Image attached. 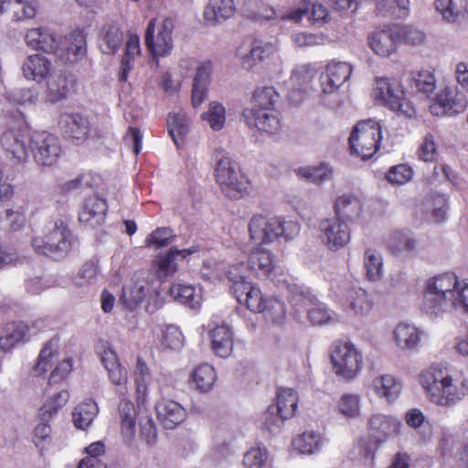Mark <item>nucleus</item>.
I'll use <instances>...</instances> for the list:
<instances>
[{
  "mask_svg": "<svg viewBox=\"0 0 468 468\" xmlns=\"http://www.w3.org/2000/svg\"><path fill=\"white\" fill-rule=\"evenodd\" d=\"M101 360L108 373L109 380L114 386L121 388L119 394L124 397L127 391L128 374L126 368L120 364L116 353L112 349H105Z\"/></svg>",
  "mask_w": 468,
  "mask_h": 468,
  "instance_id": "393cba45",
  "label": "nucleus"
},
{
  "mask_svg": "<svg viewBox=\"0 0 468 468\" xmlns=\"http://www.w3.org/2000/svg\"><path fill=\"white\" fill-rule=\"evenodd\" d=\"M107 203L97 196L86 198L83 207L79 214V220L87 227L101 226L106 217Z\"/></svg>",
  "mask_w": 468,
  "mask_h": 468,
  "instance_id": "cd10ccee",
  "label": "nucleus"
},
{
  "mask_svg": "<svg viewBox=\"0 0 468 468\" xmlns=\"http://www.w3.org/2000/svg\"><path fill=\"white\" fill-rule=\"evenodd\" d=\"M246 271L242 263L229 267L227 277L230 282L231 293L240 304H245L251 312L262 313L266 309L268 300L263 298L260 288L249 281Z\"/></svg>",
  "mask_w": 468,
  "mask_h": 468,
  "instance_id": "39448f33",
  "label": "nucleus"
},
{
  "mask_svg": "<svg viewBox=\"0 0 468 468\" xmlns=\"http://www.w3.org/2000/svg\"><path fill=\"white\" fill-rule=\"evenodd\" d=\"M344 306L356 316H366L373 308V301L364 289L352 287L346 292Z\"/></svg>",
  "mask_w": 468,
  "mask_h": 468,
  "instance_id": "72a5a7b5",
  "label": "nucleus"
},
{
  "mask_svg": "<svg viewBox=\"0 0 468 468\" xmlns=\"http://www.w3.org/2000/svg\"><path fill=\"white\" fill-rule=\"evenodd\" d=\"M0 144L9 158L18 163L26 162L30 149V135L27 129L8 127L0 135Z\"/></svg>",
  "mask_w": 468,
  "mask_h": 468,
  "instance_id": "f3484780",
  "label": "nucleus"
},
{
  "mask_svg": "<svg viewBox=\"0 0 468 468\" xmlns=\"http://www.w3.org/2000/svg\"><path fill=\"white\" fill-rule=\"evenodd\" d=\"M98 412L97 403L91 399H87L74 408L72 421L76 428L84 431L90 426Z\"/></svg>",
  "mask_w": 468,
  "mask_h": 468,
  "instance_id": "79ce46f5",
  "label": "nucleus"
},
{
  "mask_svg": "<svg viewBox=\"0 0 468 468\" xmlns=\"http://www.w3.org/2000/svg\"><path fill=\"white\" fill-rule=\"evenodd\" d=\"M468 106V98L457 86H446L431 105L433 115H456L463 112Z\"/></svg>",
  "mask_w": 468,
  "mask_h": 468,
  "instance_id": "a211bd4d",
  "label": "nucleus"
},
{
  "mask_svg": "<svg viewBox=\"0 0 468 468\" xmlns=\"http://www.w3.org/2000/svg\"><path fill=\"white\" fill-rule=\"evenodd\" d=\"M335 409L345 419L357 420L362 415V398L355 392L344 393L337 400Z\"/></svg>",
  "mask_w": 468,
  "mask_h": 468,
  "instance_id": "ea45409f",
  "label": "nucleus"
},
{
  "mask_svg": "<svg viewBox=\"0 0 468 468\" xmlns=\"http://www.w3.org/2000/svg\"><path fill=\"white\" fill-rule=\"evenodd\" d=\"M235 13L233 0H209L204 10L207 23L215 25L231 17Z\"/></svg>",
  "mask_w": 468,
  "mask_h": 468,
  "instance_id": "e433bc0d",
  "label": "nucleus"
},
{
  "mask_svg": "<svg viewBox=\"0 0 468 468\" xmlns=\"http://www.w3.org/2000/svg\"><path fill=\"white\" fill-rule=\"evenodd\" d=\"M52 62L44 55L32 54L27 56L22 63L23 76L36 82H42L50 76Z\"/></svg>",
  "mask_w": 468,
  "mask_h": 468,
  "instance_id": "bb28decb",
  "label": "nucleus"
},
{
  "mask_svg": "<svg viewBox=\"0 0 468 468\" xmlns=\"http://www.w3.org/2000/svg\"><path fill=\"white\" fill-rule=\"evenodd\" d=\"M314 74V69L310 64L300 65L292 70L289 80L288 98L293 104H299L304 100L307 86Z\"/></svg>",
  "mask_w": 468,
  "mask_h": 468,
  "instance_id": "5701e85b",
  "label": "nucleus"
},
{
  "mask_svg": "<svg viewBox=\"0 0 468 468\" xmlns=\"http://www.w3.org/2000/svg\"><path fill=\"white\" fill-rule=\"evenodd\" d=\"M364 268L368 281H379L384 274L382 254L375 249H367L364 252Z\"/></svg>",
  "mask_w": 468,
  "mask_h": 468,
  "instance_id": "603ef678",
  "label": "nucleus"
},
{
  "mask_svg": "<svg viewBox=\"0 0 468 468\" xmlns=\"http://www.w3.org/2000/svg\"><path fill=\"white\" fill-rule=\"evenodd\" d=\"M370 388L378 399L393 402L399 397L402 384L393 375L383 374L372 380Z\"/></svg>",
  "mask_w": 468,
  "mask_h": 468,
  "instance_id": "2f4dec72",
  "label": "nucleus"
},
{
  "mask_svg": "<svg viewBox=\"0 0 468 468\" xmlns=\"http://www.w3.org/2000/svg\"><path fill=\"white\" fill-rule=\"evenodd\" d=\"M25 41L32 48L55 54L58 48L59 38L50 28L40 27L29 29L26 34Z\"/></svg>",
  "mask_w": 468,
  "mask_h": 468,
  "instance_id": "c85d7f7f",
  "label": "nucleus"
},
{
  "mask_svg": "<svg viewBox=\"0 0 468 468\" xmlns=\"http://www.w3.org/2000/svg\"><path fill=\"white\" fill-rule=\"evenodd\" d=\"M241 263L246 268V276H249L250 272H253L259 277H267L275 268L271 252L261 247L250 252L248 266L244 262Z\"/></svg>",
  "mask_w": 468,
  "mask_h": 468,
  "instance_id": "7c9ffc66",
  "label": "nucleus"
},
{
  "mask_svg": "<svg viewBox=\"0 0 468 468\" xmlns=\"http://www.w3.org/2000/svg\"><path fill=\"white\" fill-rule=\"evenodd\" d=\"M27 332V326L24 323L6 324L0 335V349L4 352L12 350L23 340Z\"/></svg>",
  "mask_w": 468,
  "mask_h": 468,
  "instance_id": "49530a36",
  "label": "nucleus"
},
{
  "mask_svg": "<svg viewBox=\"0 0 468 468\" xmlns=\"http://www.w3.org/2000/svg\"><path fill=\"white\" fill-rule=\"evenodd\" d=\"M301 231L298 221L282 217L256 214L249 222L250 239L260 244H270L282 238L284 240L295 239Z\"/></svg>",
  "mask_w": 468,
  "mask_h": 468,
  "instance_id": "7ed1b4c3",
  "label": "nucleus"
},
{
  "mask_svg": "<svg viewBox=\"0 0 468 468\" xmlns=\"http://www.w3.org/2000/svg\"><path fill=\"white\" fill-rule=\"evenodd\" d=\"M243 14L254 21H270L278 16L276 11L263 3L248 2L243 6Z\"/></svg>",
  "mask_w": 468,
  "mask_h": 468,
  "instance_id": "4d7b16f0",
  "label": "nucleus"
},
{
  "mask_svg": "<svg viewBox=\"0 0 468 468\" xmlns=\"http://www.w3.org/2000/svg\"><path fill=\"white\" fill-rule=\"evenodd\" d=\"M124 40L123 32L115 22L106 23L101 28L98 45L101 51L106 55L115 54Z\"/></svg>",
  "mask_w": 468,
  "mask_h": 468,
  "instance_id": "473e14b6",
  "label": "nucleus"
},
{
  "mask_svg": "<svg viewBox=\"0 0 468 468\" xmlns=\"http://www.w3.org/2000/svg\"><path fill=\"white\" fill-rule=\"evenodd\" d=\"M298 394L292 388H280L277 393V403L273 405L282 417L292 418L297 409Z\"/></svg>",
  "mask_w": 468,
  "mask_h": 468,
  "instance_id": "6e6d98bb",
  "label": "nucleus"
},
{
  "mask_svg": "<svg viewBox=\"0 0 468 468\" xmlns=\"http://www.w3.org/2000/svg\"><path fill=\"white\" fill-rule=\"evenodd\" d=\"M422 306L427 314L440 315L452 310L468 313V279L452 271L429 278L423 285Z\"/></svg>",
  "mask_w": 468,
  "mask_h": 468,
  "instance_id": "f03ea898",
  "label": "nucleus"
},
{
  "mask_svg": "<svg viewBox=\"0 0 468 468\" xmlns=\"http://www.w3.org/2000/svg\"><path fill=\"white\" fill-rule=\"evenodd\" d=\"M190 119L179 111L170 113L167 117V129L174 143L179 145L189 132Z\"/></svg>",
  "mask_w": 468,
  "mask_h": 468,
  "instance_id": "09e8293b",
  "label": "nucleus"
},
{
  "mask_svg": "<svg viewBox=\"0 0 468 468\" xmlns=\"http://www.w3.org/2000/svg\"><path fill=\"white\" fill-rule=\"evenodd\" d=\"M169 295L175 301L192 309L199 308L202 302L200 290L192 285L173 283L169 289Z\"/></svg>",
  "mask_w": 468,
  "mask_h": 468,
  "instance_id": "58836bf2",
  "label": "nucleus"
},
{
  "mask_svg": "<svg viewBox=\"0 0 468 468\" xmlns=\"http://www.w3.org/2000/svg\"><path fill=\"white\" fill-rule=\"evenodd\" d=\"M202 116L212 130L220 131L226 122V109L223 104L212 101L209 103L207 111Z\"/></svg>",
  "mask_w": 468,
  "mask_h": 468,
  "instance_id": "e2e57ef3",
  "label": "nucleus"
},
{
  "mask_svg": "<svg viewBox=\"0 0 468 468\" xmlns=\"http://www.w3.org/2000/svg\"><path fill=\"white\" fill-rule=\"evenodd\" d=\"M353 67L346 61L331 60L320 75V101L335 109L341 105L342 95L339 88L349 80Z\"/></svg>",
  "mask_w": 468,
  "mask_h": 468,
  "instance_id": "423d86ee",
  "label": "nucleus"
},
{
  "mask_svg": "<svg viewBox=\"0 0 468 468\" xmlns=\"http://www.w3.org/2000/svg\"><path fill=\"white\" fill-rule=\"evenodd\" d=\"M423 207L426 216L431 214L432 219L437 222H442L446 218L448 203L447 197L444 195L431 194L426 197Z\"/></svg>",
  "mask_w": 468,
  "mask_h": 468,
  "instance_id": "5fc2aeb1",
  "label": "nucleus"
},
{
  "mask_svg": "<svg viewBox=\"0 0 468 468\" xmlns=\"http://www.w3.org/2000/svg\"><path fill=\"white\" fill-rule=\"evenodd\" d=\"M289 302L300 309L306 308L308 317L313 324H323L332 319V312L323 303H314V297L303 286L298 284H284Z\"/></svg>",
  "mask_w": 468,
  "mask_h": 468,
  "instance_id": "f8f14e48",
  "label": "nucleus"
},
{
  "mask_svg": "<svg viewBox=\"0 0 468 468\" xmlns=\"http://www.w3.org/2000/svg\"><path fill=\"white\" fill-rule=\"evenodd\" d=\"M269 459V452L265 446L257 445L249 449L243 457L246 468H263Z\"/></svg>",
  "mask_w": 468,
  "mask_h": 468,
  "instance_id": "338daca9",
  "label": "nucleus"
},
{
  "mask_svg": "<svg viewBox=\"0 0 468 468\" xmlns=\"http://www.w3.org/2000/svg\"><path fill=\"white\" fill-rule=\"evenodd\" d=\"M58 339L52 338L49 340L46 346L41 349L37 363L35 367L36 375H42L47 372L52 366V358L58 356Z\"/></svg>",
  "mask_w": 468,
  "mask_h": 468,
  "instance_id": "bf43d9fd",
  "label": "nucleus"
},
{
  "mask_svg": "<svg viewBox=\"0 0 468 468\" xmlns=\"http://www.w3.org/2000/svg\"><path fill=\"white\" fill-rule=\"evenodd\" d=\"M401 421L391 415L374 413L367 421V430L372 441L382 444L399 434Z\"/></svg>",
  "mask_w": 468,
  "mask_h": 468,
  "instance_id": "6ab92c4d",
  "label": "nucleus"
},
{
  "mask_svg": "<svg viewBox=\"0 0 468 468\" xmlns=\"http://www.w3.org/2000/svg\"><path fill=\"white\" fill-rule=\"evenodd\" d=\"M0 12H10L16 21L32 18L36 15V7L28 0H1Z\"/></svg>",
  "mask_w": 468,
  "mask_h": 468,
  "instance_id": "8fccbe9b",
  "label": "nucleus"
},
{
  "mask_svg": "<svg viewBox=\"0 0 468 468\" xmlns=\"http://www.w3.org/2000/svg\"><path fill=\"white\" fill-rule=\"evenodd\" d=\"M69 399V394L67 390H61L50 397L40 409L42 420H47L53 417L59 409L66 405Z\"/></svg>",
  "mask_w": 468,
  "mask_h": 468,
  "instance_id": "0e129e2a",
  "label": "nucleus"
},
{
  "mask_svg": "<svg viewBox=\"0 0 468 468\" xmlns=\"http://www.w3.org/2000/svg\"><path fill=\"white\" fill-rule=\"evenodd\" d=\"M243 117L247 125L268 134L277 133L282 127L280 114L276 109L261 112L244 111Z\"/></svg>",
  "mask_w": 468,
  "mask_h": 468,
  "instance_id": "b1692460",
  "label": "nucleus"
},
{
  "mask_svg": "<svg viewBox=\"0 0 468 468\" xmlns=\"http://www.w3.org/2000/svg\"><path fill=\"white\" fill-rule=\"evenodd\" d=\"M155 19H152L145 31V44L148 49L154 57H166L171 54L174 42L173 31L175 28V21L171 17H165L156 27Z\"/></svg>",
  "mask_w": 468,
  "mask_h": 468,
  "instance_id": "2eb2a0df",
  "label": "nucleus"
},
{
  "mask_svg": "<svg viewBox=\"0 0 468 468\" xmlns=\"http://www.w3.org/2000/svg\"><path fill=\"white\" fill-rule=\"evenodd\" d=\"M410 85L414 91L429 96L436 88L435 76L429 70L415 72L412 74Z\"/></svg>",
  "mask_w": 468,
  "mask_h": 468,
  "instance_id": "13d9d810",
  "label": "nucleus"
},
{
  "mask_svg": "<svg viewBox=\"0 0 468 468\" xmlns=\"http://www.w3.org/2000/svg\"><path fill=\"white\" fill-rule=\"evenodd\" d=\"M175 250H168L156 256L154 266L156 274L160 279L167 278L177 271L176 258L174 256Z\"/></svg>",
  "mask_w": 468,
  "mask_h": 468,
  "instance_id": "052dcab7",
  "label": "nucleus"
},
{
  "mask_svg": "<svg viewBox=\"0 0 468 468\" xmlns=\"http://www.w3.org/2000/svg\"><path fill=\"white\" fill-rule=\"evenodd\" d=\"M373 96L378 103L388 106L399 114L408 118L415 115V109L405 99L402 86L395 79L377 77L373 88Z\"/></svg>",
  "mask_w": 468,
  "mask_h": 468,
  "instance_id": "9d476101",
  "label": "nucleus"
},
{
  "mask_svg": "<svg viewBox=\"0 0 468 468\" xmlns=\"http://www.w3.org/2000/svg\"><path fill=\"white\" fill-rule=\"evenodd\" d=\"M59 127L64 136L76 144L83 142L90 133L88 120L77 113L62 114L59 120Z\"/></svg>",
  "mask_w": 468,
  "mask_h": 468,
  "instance_id": "a878e982",
  "label": "nucleus"
},
{
  "mask_svg": "<svg viewBox=\"0 0 468 468\" xmlns=\"http://www.w3.org/2000/svg\"><path fill=\"white\" fill-rule=\"evenodd\" d=\"M122 433L126 439H132L135 434V409L133 404L125 398L119 404Z\"/></svg>",
  "mask_w": 468,
  "mask_h": 468,
  "instance_id": "864d4df0",
  "label": "nucleus"
},
{
  "mask_svg": "<svg viewBox=\"0 0 468 468\" xmlns=\"http://www.w3.org/2000/svg\"><path fill=\"white\" fill-rule=\"evenodd\" d=\"M213 353L222 358L230 356L233 350V333L230 326L219 316L212 315L207 324Z\"/></svg>",
  "mask_w": 468,
  "mask_h": 468,
  "instance_id": "aec40b11",
  "label": "nucleus"
},
{
  "mask_svg": "<svg viewBox=\"0 0 468 468\" xmlns=\"http://www.w3.org/2000/svg\"><path fill=\"white\" fill-rule=\"evenodd\" d=\"M422 331L412 324L399 323L393 331L397 346L401 350H413L420 345Z\"/></svg>",
  "mask_w": 468,
  "mask_h": 468,
  "instance_id": "f704fd0d",
  "label": "nucleus"
},
{
  "mask_svg": "<svg viewBox=\"0 0 468 468\" xmlns=\"http://www.w3.org/2000/svg\"><path fill=\"white\" fill-rule=\"evenodd\" d=\"M280 101V95L271 86H263L257 88L252 96V108L245 111H267L275 109V105Z\"/></svg>",
  "mask_w": 468,
  "mask_h": 468,
  "instance_id": "37998d69",
  "label": "nucleus"
},
{
  "mask_svg": "<svg viewBox=\"0 0 468 468\" xmlns=\"http://www.w3.org/2000/svg\"><path fill=\"white\" fill-rule=\"evenodd\" d=\"M30 151L35 162L43 166L54 165L62 154L58 137L46 131L30 134Z\"/></svg>",
  "mask_w": 468,
  "mask_h": 468,
  "instance_id": "4468645a",
  "label": "nucleus"
},
{
  "mask_svg": "<svg viewBox=\"0 0 468 468\" xmlns=\"http://www.w3.org/2000/svg\"><path fill=\"white\" fill-rule=\"evenodd\" d=\"M319 239L330 251L336 252L346 248L351 241V229L346 220L330 217L318 223Z\"/></svg>",
  "mask_w": 468,
  "mask_h": 468,
  "instance_id": "ddd939ff",
  "label": "nucleus"
},
{
  "mask_svg": "<svg viewBox=\"0 0 468 468\" xmlns=\"http://www.w3.org/2000/svg\"><path fill=\"white\" fill-rule=\"evenodd\" d=\"M25 224L26 215L21 208H6L0 217V225L7 231L19 230Z\"/></svg>",
  "mask_w": 468,
  "mask_h": 468,
  "instance_id": "69168bd1",
  "label": "nucleus"
},
{
  "mask_svg": "<svg viewBox=\"0 0 468 468\" xmlns=\"http://www.w3.org/2000/svg\"><path fill=\"white\" fill-rule=\"evenodd\" d=\"M298 177L320 186L333 178V167L327 163H320L318 165L299 167L295 170Z\"/></svg>",
  "mask_w": 468,
  "mask_h": 468,
  "instance_id": "a19ab883",
  "label": "nucleus"
},
{
  "mask_svg": "<svg viewBox=\"0 0 468 468\" xmlns=\"http://www.w3.org/2000/svg\"><path fill=\"white\" fill-rule=\"evenodd\" d=\"M76 239L62 219L48 222L42 236L32 239L31 245L36 253L55 260L64 258L75 246Z\"/></svg>",
  "mask_w": 468,
  "mask_h": 468,
  "instance_id": "20e7f679",
  "label": "nucleus"
},
{
  "mask_svg": "<svg viewBox=\"0 0 468 468\" xmlns=\"http://www.w3.org/2000/svg\"><path fill=\"white\" fill-rule=\"evenodd\" d=\"M335 218L345 220H353L360 217L363 206L358 197L351 194H344L338 197L334 204Z\"/></svg>",
  "mask_w": 468,
  "mask_h": 468,
  "instance_id": "c9c22d12",
  "label": "nucleus"
},
{
  "mask_svg": "<svg viewBox=\"0 0 468 468\" xmlns=\"http://www.w3.org/2000/svg\"><path fill=\"white\" fill-rule=\"evenodd\" d=\"M381 138L380 125L375 120L357 122L349 137L352 154L363 160L372 157L379 148Z\"/></svg>",
  "mask_w": 468,
  "mask_h": 468,
  "instance_id": "9b49d317",
  "label": "nucleus"
},
{
  "mask_svg": "<svg viewBox=\"0 0 468 468\" xmlns=\"http://www.w3.org/2000/svg\"><path fill=\"white\" fill-rule=\"evenodd\" d=\"M65 63H75L86 54V37L82 30L76 29L59 38L58 48L55 53Z\"/></svg>",
  "mask_w": 468,
  "mask_h": 468,
  "instance_id": "412c9836",
  "label": "nucleus"
},
{
  "mask_svg": "<svg viewBox=\"0 0 468 468\" xmlns=\"http://www.w3.org/2000/svg\"><path fill=\"white\" fill-rule=\"evenodd\" d=\"M419 381L428 399L442 408H452L468 396V378L463 369L448 363H435L423 369Z\"/></svg>",
  "mask_w": 468,
  "mask_h": 468,
  "instance_id": "f257e3e1",
  "label": "nucleus"
},
{
  "mask_svg": "<svg viewBox=\"0 0 468 468\" xmlns=\"http://www.w3.org/2000/svg\"><path fill=\"white\" fill-rule=\"evenodd\" d=\"M325 439L314 431H307L297 435L292 440V447L302 454H314L320 452L324 446Z\"/></svg>",
  "mask_w": 468,
  "mask_h": 468,
  "instance_id": "4c0bfd02",
  "label": "nucleus"
},
{
  "mask_svg": "<svg viewBox=\"0 0 468 468\" xmlns=\"http://www.w3.org/2000/svg\"><path fill=\"white\" fill-rule=\"evenodd\" d=\"M48 97L50 101L65 99L73 86V80L66 74H58L48 78Z\"/></svg>",
  "mask_w": 468,
  "mask_h": 468,
  "instance_id": "3c124183",
  "label": "nucleus"
},
{
  "mask_svg": "<svg viewBox=\"0 0 468 468\" xmlns=\"http://www.w3.org/2000/svg\"><path fill=\"white\" fill-rule=\"evenodd\" d=\"M278 50L276 42L253 39L239 46L236 51L242 69L254 71Z\"/></svg>",
  "mask_w": 468,
  "mask_h": 468,
  "instance_id": "dca6fc26",
  "label": "nucleus"
},
{
  "mask_svg": "<svg viewBox=\"0 0 468 468\" xmlns=\"http://www.w3.org/2000/svg\"><path fill=\"white\" fill-rule=\"evenodd\" d=\"M387 246L393 254L399 255L413 252L417 242L409 231L395 230L387 239Z\"/></svg>",
  "mask_w": 468,
  "mask_h": 468,
  "instance_id": "c03bdc74",
  "label": "nucleus"
},
{
  "mask_svg": "<svg viewBox=\"0 0 468 468\" xmlns=\"http://www.w3.org/2000/svg\"><path fill=\"white\" fill-rule=\"evenodd\" d=\"M214 176L221 191L229 198H240L248 191L249 181L239 164L223 153L218 156Z\"/></svg>",
  "mask_w": 468,
  "mask_h": 468,
  "instance_id": "1a4fd4ad",
  "label": "nucleus"
},
{
  "mask_svg": "<svg viewBox=\"0 0 468 468\" xmlns=\"http://www.w3.org/2000/svg\"><path fill=\"white\" fill-rule=\"evenodd\" d=\"M399 44L396 25L383 30L376 31L369 37L371 49L378 56L388 57Z\"/></svg>",
  "mask_w": 468,
  "mask_h": 468,
  "instance_id": "c756f323",
  "label": "nucleus"
},
{
  "mask_svg": "<svg viewBox=\"0 0 468 468\" xmlns=\"http://www.w3.org/2000/svg\"><path fill=\"white\" fill-rule=\"evenodd\" d=\"M218 376L212 366L209 364H201L197 367L191 374V381L196 389L206 393L212 389Z\"/></svg>",
  "mask_w": 468,
  "mask_h": 468,
  "instance_id": "a18cd8bd",
  "label": "nucleus"
},
{
  "mask_svg": "<svg viewBox=\"0 0 468 468\" xmlns=\"http://www.w3.org/2000/svg\"><path fill=\"white\" fill-rule=\"evenodd\" d=\"M434 6L444 22L455 24L462 17V11L453 0H435Z\"/></svg>",
  "mask_w": 468,
  "mask_h": 468,
  "instance_id": "774afa93",
  "label": "nucleus"
},
{
  "mask_svg": "<svg viewBox=\"0 0 468 468\" xmlns=\"http://www.w3.org/2000/svg\"><path fill=\"white\" fill-rule=\"evenodd\" d=\"M156 417L160 424L167 430H173L187 417L186 410L173 399H162L155 404Z\"/></svg>",
  "mask_w": 468,
  "mask_h": 468,
  "instance_id": "4be33fe9",
  "label": "nucleus"
},
{
  "mask_svg": "<svg viewBox=\"0 0 468 468\" xmlns=\"http://www.w3.org/2000/svg\"><path fill=\"white\" fill-rule=\"evenodd\" d=\"M285 420L288 418L282 417L278 409L271 405L261 415V429L270 434H277L281 431Z\"/></svg>",
  "mask_w": 468,
  "mask_h": 468,
  "instance_id": "680f3d73",
  "label": "nucleus"
},
{
  "mask_svg": "<svg viewBox=\"0 0 468 468\" xmlns=\"http://www.w3.org/2000/svg\"><path fill=\"white\" fill-rule=\"evenodd\" d=\"M133 376L136 386L137 403L139 406L144 405L147 398L148 385L151 382L152 377L149 367L140 357L137 358Z\"/></svg>",
  "mask_w": 468,
  "mask_h": 468,
  "instance_id": "de8ad7c7",
  "label": "nucleus"
},
{
  "mask_svg": "<svg viewBox=\"0 0 468 468\" xmlns=\"http://www.w3.org/2000/svg\"><path fill=\"white\" fill-rule=\"evenodd\" d=\"M149 276L144 271L136 272L131 284L123 288L121 300L128 309H135L144 300H147L145 309L150 314L163 305L161 294L157 287H154Z\"/></svg>",
  "mask_w": 468,
  "mask_h": 468,
  "instance_id": "6e6552de",
  "label": "nucleus"
},
{
  "mask_svg": "<svg viewBox=\"0 0 468 468\" xmlns=\"http://www.w3.org/2000/svg\"><path fill=\"white\" fill-rule=\"evenodd\" d=\"M330 357L335 374L346 381L355 379L364 367L363 351L351 341L335 342Z\"/></svg>",
  "mask_w": 468,
  "mask_h": 468,
  "instance_id": "0eeeda50",
  "label": "nucleus"
}]
</instances>
